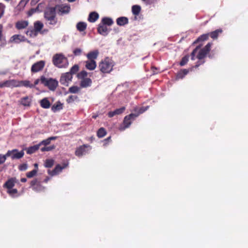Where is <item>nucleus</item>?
Segmentation results:
<instances>
[{
	"label": "nucleus",
	"mask_w": 248,
	"mask_h": 248,
	"mask_svg": "<svg viewBox=\"0 0 248 248\" xmlns=\"http://www.w3.org/2000/svg\"><path fill=\"white\" fill-rule=\"evenodd\" d=\"M39 82L41 83V78L40 79H37L34 81V85H37L39 84Z\"/></svg>",
	"instance_id": "nucleus-57"
},
{
	"label": "nucleus",
	"mask_w": 248,
	"mask_h": 248,
	"mask_svg": "<svg viewBox=\"0 0 248 248\" xmlns=\"http://www.w3.org/2000/svg\"><path fill=\"white\" fill-rule=\"evenodd\" d=\"M78 70V65H74L73 66L71 69V71L70 73H75L76 72H77Z\"/></svg>",
	"instance_id": "nucleus-52"
},
{
	"label": "nucleus",
	"mask_w": 248,
	"mask_h": 248,
	"mask_svg": "<svg viewBox=\"0 0 248 248\" xmlns=\"http://www.w3.org/2000/svg\"><path fill=\"white\" fill-rule=\"evenodd\" d=\"M77 29L80 31H83L86 28V24L84 22H79L77 25Z\"/></svg>",
	"instance_id": "nucleus-35"
},
{
	"label": "nucleus",
	"mask_w": 248,
	"mask_h": 248,
	"mask_svg": "<svg viewBox=\"0 0 248 248\" xmlns=\"http://www.w3.org/2000/svg\"><path fill=\"white\" fill-rule=\"evenodd\" d=\"M24 155L23 151L18 152L17 150L14 149L12 151H8L6 153V155L11 156L12 159H19L22 158Z\"/></svg>",
	"instance_id": "nucleus-7"
},
{
	"label": "nucleus",
	"mask_w": 248,
	"mask_h": 248,
	"mask_svg": "<svg viewBox=\"0 0 248 248\" xmlns=\"http://www.w3.org/2000/svg\"><path fill=\"white\" fill-rule=\"evenodd\" d=\"M40 104L43 108H48L51 106L50 102L47 98H44L40 101Z\"/></svg>",
	"instance_id": "nucleus-20"
},
{
	"label": "nucleus",
	"mask_w": 248,
	"mask_h": 248,
	"mask_svg": "<svg viewBox=\"0 0 248 248\" xmlns=\"http://www.w3.org/2000/svg\"><path fill=\"white\" fill-rule=\"evenodd\" d=\"M35 31L37 32L40 31L43 27V24L40 21H37L34 24Z\"/></svg>",
	"instance_id": "nucleus-30"
},
{
	"label": "nucleus",
	"mask_w": 248,
	"mask_h": 248,
	"mask_svg": "<svg viewBox=\"0 0 248 248\" xmlns=\"http://www.w3.org/2000/svg\"><path fill=\"white\" fill-rule=\"evenodd\" d=\"M222 32V30L220 29L217 30L210 33V36L213 39H216L219 33Z\"/></svg>",
	"instance_id": "nucleus-36"
},
{
	"label": "nucleus",
	"mask_w": 248,
	"mask_h": 248,
	"mask_svg": "<svg viewBox=\"0 0 248 248\" xmlns=\"http://www.w3.org/2000/svg\"><path fill=\"white\" fill-rule=\"evenodd\" d=\"M63 108V104L60 102L58 101L54 104L51 107L52 111L55 112L62 109Z\"/></svg>",
	"instance_id": "nucleus-22"
},
{
	"label": "nucleus",
	"mask_w": 248,
	"mask_h": 248,
	"mask_svg": "<svg viewBox=\"0 0 248 248\" xmlns=\"http://www.w3.org/2000/svg\"><path fill=\"white\" fill-rule=\"evenodd\" d=\"M92 84V80L89 78H84L80 82V86L82 88H86L90 86Z\"/></svg>",
	"instance_id": "nucleus-21"
},
{
	"label": "nucleus",
	"mask_w": 248,
	"mask_h": 248,
	"mask_svg": "<svg viewBox=\"0 0 248 248\" xmlns=\"http://www.w3.org/2000/svg\"><path fill=\"white\" fill-rule=\"evenodd\" d=\"M99 51L97 49H95L93 51H91L89 52L87 55L86 57L89 60H94L95 61V59H97V58L98 56L99 55Z\"/></svg>",
	"instance_id": "nucleus-16"
},
{
	"label": "nucleus",
	"mask_w": 248,
	"mask_h": 248,
	"mask_svg": "<svg viewBox=\"0 0 248 248\" xmlns=\"http://www.w3.org/2000/svg\"><path fill=\"white\" fill-rule=\"evenodd\" d=\"M26 41V38L20 34H15L13 35L10 39L9 42L12 43H19Z\"/></svg>",
	"instance_id": "nucleus-11"
},
{
	"label": "nucleus",
	"mask_w": 248,
	"mask_h": 248,
	"mask_svg": "<svg viewBox=\"0 0 248 248\" xmlns=\"http://www.w3.org/2000/svg\"><path fill=\"white\" fill-rule=\"evenodd\" d=\"M106 134V131L103 128H100L97 132V136L99 138H102Z\"/></svg>",
	"instance_id": "nucleus-38"
},
{
	"label": "nucleus",
	"mask_w": 248,
	"mask_h": 248,
	"mask_svg": "<svg viewBox=\"0 0 248 248\" xmlns=\"http://www.w3.org/2000/svg\"><path fill=\"white\" fill-rule=\"evenodd\" d=\"M91 150V148L90 146H88L86 145H83L78 147L76 151L75 155L78 156L80 157L83 155H86L88 152Z\"/></svg>",
	"instance_id": "nucleus-9"
},
{
	"label": "nucleus",
	"mask_w": 248,
	"mask_h": 248,
	"mask_svg": "<svg viewBox=\"0 0 248 248\" xmlns=\"http://www.w3.org/2000/svg\"><path fill=\"white\" fill-rule=\"evenodd\" d=\"M208 34H204L202 35H201L200 37H199L196 41L194 42V43H196L197 42H200L201 41H204L208 39Z\"/></svg>",
	"instance_id": "nucleus-42"
},
{
	"label": "nucleus",
	"mask_w": 248,
	"mask_h": 248,
	"mask_svg": "<svg viewBox=\"0 0 248 248\" xmlns=\"http://www.w3.org/2000/svg\"><path fill=\"white\" fill-rule=\"evenodd\" d=\"M97 31L99 34L103 36L107 35L109 32V30L108 29L107 26H105L101 23L98 25Z\"/></svg>",
	"instance_id": "nucleus-14"
},
{
	"label": "nucleus",
	"mask_w": 248,
	"mask_h": 248,
	"mask_svg": "<svg viewBox=\"0 0 248 248\" xmlns=\"http://www.w3.org/2000/svg\"><path fill=\"white\" fill-rule=\"evenodd\" d=\"M45 62L40 61L34 63L31 68V71L33 73H37L41 71L45 66Z\"/></svg>",
	"instance_id": "nucleus-10"
},
{
	"label": "nucleus",
	"mask_w": 248,
	"mask_h": 248,
	"mask_svg": "<svg viewBox=\"0 0 248 248\" xmlns=\"http://www.w3.org/2000/svg\"><path fill=\"white\" fill-rule=\"evenodd\" d=\"M56 11L61 15L67 14L69 12L70 7L67 5L62 4L55 7Z\"/></svg>",
	"instance_id": "nucleus-12"
},
{
	"label": "nucleus",
	"mask_w": 248,
	"mask_h": 248,
	"mask_svg": "<svg viewBox=\"0 0 248 248\" xmlns=\"http://www.w3.org/2000/svg\"><path fill=\"white\" fill-rule=\"evenodd\" d=\"M34 167H35L36 169H37V168H38V164H36V163H35V164H34Z\"/></svg>",
	"instance_id": "nucleus-62"
},
{
	"label": "nucleus",
	"mask_w": 248,
	"mask_h": 248,
	"mask_svg": "<svg viewBox=\"0 0 248 248\" xmlns=\"http://www.w3.org/2000/svg\"><path fill=\"white\" fill-rule=\"evenodd\" d=\"M15 179L12 178L8 180L5 183L4 186L7 188V190H9L13 188L14 186H15Z\"/></svg>",
	"instance_id": "nucleus-28"
},
{
	"label": "nucleus",
	"mask_w": 248,
	"mask_h": 248,
	"mask_svg": "<svg viewBox=\"0 0 248 248\" xmlns=\"http://www.w3.org/2000/svg\"><path fill=\"white\" fill-rule=\"evenodd\" d=\"M38 184V181L37 179H34L31 182V186L33 188L34 186H36Z\"/></svg>",
	"instance_id": "nucleus-53"
},
{
	"label": "nucleus",
	"mask_w": 248,
	"mask_h": 248,
	"mask_svg": "<svg viewBox=\"0 0 248 248\" xmlns=\"http://www.w3.org/2000/svg\"><path fill=\"white\" fill-rule=\"evenodd\" d=\"M72 79V74L67 72L62 74L60 81L62 84L67 86L69 83L71 81Z\"/></svg>",
	"instance_id": "nucleus-8"
},
{
	"label": "nucleus",
	"mask_w": 248,
	"mask_h": 248,
	"mask_svg": "<svg viewBox=\"0 0 248 248\" xmlns=\"http://www.w3.org/2000/svg\"><path fill=\"white\" fill-rule=\"evenodd\" d=\"M55 146L54 145H52L49 147H44L41 149V151L42 152L50 151L55 149Z\"/></svg>",
	"instance_id": "nucleus-44"
},
{
	"label": "nucleus",
	"mask_w": 248,
	"mask_h": 248,
	"mask_svg": "<svg viewBox=\"0 0 248 248\" xmlns=\"http://www.w3.org/2000/svg\"><path fill=\"white\" fill-rule=\"evenodd\" d=\"M3 30V26L2 25L0 24V41L1 40L2 37V32Z\"/></svg>",
	"instance_id": "nucleus-56"
},
{
	"label": "nucleus",
	"mask_w": 248,
	"mask_h": 248,
	"mask_svg": "<svg viewBox=\"0 0 248 248\" xmlns=\"http://www.w3.org/2000/svg\"><path fill=\"white\" fill-rule=\"evenodd\" d=\"M82 50L79 48H77L73 50V53L75 56H79L81 54Z\"/></svg>",
	"instance_id": "nucleus-45"
},
{
	"label": "nucleus",
	"mask_w": 248,
	"mask_h": 248,
	"mask_svg": "<svg viewBox=\"0 0 248 248\" xmlns=\"http://www.w3.org/2000/svg\"><path fill=\"white\" fill-rule=\"evenodd\" d=\"M7 157L8 156L6 155V154L5 155L0 154V165L5 162Z\"/></svg>",
	"instance_id": "nucleus-49"
},
{
	"label": "nucleus",
	"mask_w": 248,
	"mask_h": 248,
	"mask_svg": "<svg viewBox=\"0 0 248 248\" xmlns=\"http://www.w3.org/2000/svg\"><path fill=\"white\" fill-rule=\"evenodd\" d=\"M66 167V165H64L63 167H62L60 165H57L55 169L51 172H49V174L51 175H54L60 173L64 168Z\"/></svg>",
	"instance_id": "nucleus-25"
},
{
	"label": "nucleus",
	"mask_w": 248,
	"mask_h": 248,
	"mask_svg": "<svg viewBox=\"0 0 248 248\" xmlns=\"http://www.w3.org/2000/svg\"><path fill=\"white\" fill-rule=\"evenodd\" d=\"M140 10L141 8L139 5H134L132 8V13L136 16H137L140 14Z\"/></svg>",
	"instance_id": "nucleus-32"
},
{
	"label": "nucleus",
	"mask_w": 248,
	"mask_h": 248,
	"mask_svg": "<svg viewBox=\"0 0 248 248\" xmlns=\"http://www.w3.org/2000/svg\"><path fill=\"white\" fill-rule=\"evenodd\" d=\"M212 44L209 43L207 45L202 49H200V47L197 46L192 52L191 54V59L194 60L195 56L199 60L203 59L207 54V53L210 50Z\"/></svg>",
	"instance_id": "nucleus-4"
},
{
	"label": "nucleus",
	"mask_w": 248,
	"mask_h": 248,
	"mask_svg": "<svg viewBox=\"0 0 248 248\" xmlns=\"http://www.w3.org/2000/svg\"><path fill=\"white\" fill-rule=\"evenodd\" d=\"M110 137H109V138H108V139H107L105 140H104V141H107L108 140H109L110 139Z\"/></svg>",
	"instance_id": "nucleus-64"
},
{
	"label": "nucleus",
	"mask_w": 248,
	"mask_h": 248,
	"mask_svg": "<svg viewBox=\"0 0 248 248\" xmlns=\"http://www.w3.org/2000/svg\"><path fill=\"white\" fill-rule=\"evenodd\" d=\"M40 0H31V4L32 5L35 4L37 3Z\"/></svg>",
	"instance_id": "nucleus-59"
},
{
	"label": "nucleus",
	"mask_w": 248,
	"mask_h": 248,
	"mask_svg": "<svg viewBox=\"0 0 248 248\" xmlns=\"http://www.w3.org/2000/svg\"><path fill=\"white\" fill-rule=\"evenodd\" d=\"M99 18V15L98 13L93 12L90 13L88 17V20L91 22H94Z\"/></svg>",
	"instance_id": "nucleus-24"
},
{
	"label": "nucleus",
	"mask_w": 248,
	"mask_h": 248,
	"mask_svg": "<svg viewBox=\"0 0 248 248\" xmlns=\"http://www.w3.org/2000/svg\"><path fill=\"white\" fill-rule=\"evenodd\" d=\"M188 73V70L187 69H183L180 71L176 76V79H182L185 76H186Z\"/></svg>",
	"instance_id": "nucleus-31"
},
{
	"label": "nucleus",
	"mask_w": 248,
	"mask_h": 248,
	"mask_svg": "<svg viewBox=\"0 0 248 248\" xmlns=\"http://www.w3.org/2000/svg\"><path fill=\"white\" fill-rule=\"evenodd\" d=\"M85 67L90 70H94L96 67V62L94 60H89L85 62Z\"/></svg>",
	"instance_id": "nucleus-18"
},
{
	"label": "nucleus",
	"mask_w": 248,
	"mask_h": 248,
	"mask_svg": "<svg viewBox=\"0 0 248 248\" xmlns=\"http://www.w3.org/2000/svg\"><path fill=\"white\" fill-rule=\"evenodd\" d=\"M21 181L22 182H23V183L26 182L27 181V179H26V178H22V179H21Z\"/></svg>",
	"instance_id": "nucleus-61"
},
{
	"label": "nucleus",
	"mask_w": 248,
	"mask_h": 248,
	"mask_svg": "<svg viewBox=\"0 0 248 248\" xmlns=\"http://www.w3.org/2000/svg\"><path fill=\"white\" fill-rule=\"evenodd\" d=\"M31 97L25 96L22 98L20 100V103L24 106H30L31 102Z\"/></svg>",
	"instance_id": "nucleus-19"
},
{
	"label": "nucleus",
	"mask_w": 248,
	"mask_h": 248,
	"mask_svg": "<svg viewBox=\"0 0 248 248\" xmlns=\"http://www.w3.org/2000/svg\"><path fill=\"white\" fill-rule=\"evenodd\" d=\"M78 99V97L76 95H70L66 99V101L68 103H72Z\"/></svg>",
	"instance_id": "nucleus-41"
},
{
	"label": "nucleus",
	"mask_w": 248,
	"mask_h": 248,
	"mask_svg": "<svg viewBox=\"0 0 248 248\" xmlns=\"http://www.w3.org/2000/svg\"><path fill=\"white\" fill-rule=\"evenodd\" d=\"M41 83L45 85L46 86L52 91H54L58 85L57 80L53 78H46L44 76L41 77Z\"/></svg>",
	"instance_id": "nucleus-6"
},
{
	"label": "nucleus",
	"mask_w": 248,
	"mask_h": 248,
	"mask_svg": "<svg viewBox=\"0 0 248 248\" xmlns=\"http://www.w3.org/2000/svg\"><path fill=\"white\" fill-rule=\"evenodd\" d=\"M53 64L59 68H65L68 65V61L66 57L62 53L55 54L52 58Z\"/></svg>",
	"instance_id": "nucleus-3"
},
{
	"label": "nucleus",
	"mask_w": 248,
	"mask_h": 248,
	"mask_svg": "<svg viewBox=\"0 0 248 248\" xmlns=\"http://www.w3.org/2000/svg\"><path fill=\"white\" fill-rule=\"evenodd\" d=\"M29 0H21L19 4L16 8V10L20 11L22 10Z\"/></svg>",
	"instance_id": "nucleus-26"
},
{
	"label": "nucleus",
	"mask_w": 248,
	"mask_h": 248,
	"mask_svg": "<svg viewBox=\"0 0 248 248\" xmlns=\"http://www.w3.org/2000/svg\"><path fill=\"white\" fill-rule=\"evenodd\" d=\"M101 23L103 24L105 26H111L113 23V21L110 18L104 17L102 19Z\"/></svg>",
	"instance_id": "nucleus-29"
},
{
	"label": "nucleus",
	"mask_w": 248,
	"mask_h": 248,
	"mask_svg": "<svg viewBox=\"0 0 248 248\" xmlns=\"http://www.w3.org/2000/svg\"><path fill=\"white\" fill-rule=\"evenodd\" d=\"M148 108V107L145 108L141 107L140 108H136L135 109V113H131L128 116H126L123 122V124L119 127V130L121 131L124 130L126 128H128L131 124V122L136 117H137L140 114L143 113Z\"/></svg>",
	"instance_id": "nucleus-1"
},
{
	"label": "nucleus",
	"mask_w": 248,
	"mask_h": 248,
	"mask_svg": "<svg viewBox=\"0 0 248 248\" xmlns=\"http://www.w3.org/2000/svg\"><path fill=\"white\" fill-rule=\"evenodd\" d=\"M56 11L55 7L48 8L45 13V17L49 24L55 25L57 22L55 16Z\"/></svg>",
	"instance_id": "nucleus-5"
},
{
	"label": "nucleus",
	"mask_w": 248,
	"mask_h": 248,
	"mask_svg": "<svg viewBox=\"0 0 248 248\" xmlns=\"http://www.w3.org/2000/svg\"><path fill=\"white\" fill-rule=\"evenodd\" d=\"M188 61V56H185L183 58L182 61L180 62V64L181 66H183V65H185L187 62Z\"/></svg>",
	"instance_id": "nucleus-48"
},
{
	"label": "nucleus",
	"mask_w": 248,
	"mask_h": 248,
	"mask_svg": "<svg viewBox=\"0 0 248 248\" xmlns=\"http://www.w3.org/2000/svg\"><path fill=\"white\" fill-rule=\"evenodd\" d=\"M124 110H125L124 107H122L120 108L116 109V110H115L116 114V115L120 114L122 113H123Z\"/></svg>",
	"instance_id": "nucleus-51"
},
{
	"label": "nucleus",
	"mask_w": 248,
	"mask_h": 248,
	"mask_svg": "<svg viewBox=\"0 0 248 248\" xmlns=\"http://www.w3.org/2000/svg\"><path fill=\"white\" fill-rule=\"evenodd\" d=\"M32 189L36 192H41L45 189V187L39 184H37L36 186H34Z\"/></svg>",
	"instance_id": "nucleus-39"
},
{
	"label": "nucleus",
	"mask_w": 248,
	"mask_h": 248,
	"mask_svg": "<svg viewBox=\"0 0 248 248\" xmlns=\"http://www.w3.org/2000/svg\"><path fill=\"white\" fill-rule=\"evenodd\" d=\"M50 143V140H49V139L48 138L46 140H42L41 142H40L39 143V145H40V146L42 145H47L48 144H49Z\"/></svg>",
	"instance_id": "nucleus-47"
},
{
	"label": "nucleus",
	"mask_w": 248,
	"mask_h": 248,
	"mask_svg": "<svg viewBox=\"0 0 248 248\" xmlns=\"http://www.w3.org/2000/svg\"><path fill=\"white\" fill-rule=\"evenodd\" d=\"M5 6L2 3H0V18L3 16L4 11H5Z\"/></svg>",
	"instance_id": "nucleus-46"
},
{
	"label": "nucleus",
	"mask_w": 248,
	"mask_h": 248,
	"mask_svg": "<svg viewBox=\"0 0 248 248\" xmlns=\"http://www.w3.org/2000/svg\"><path fill=\"white\" fill-rule=\"evenodd\" d=\"M26 34L31 37H33L36 36L37 32L34 30H29L26 31Z\"/></svg>",
	"instance_id": "nucleus-43"
},
{
	"label": "nucleus",
	"mask_w": 248,
	"mask_h": 248,
	"mask_svg": "<svg viewBox=\"0 0 248 248\" xmlns=\"http://www.w3.org/2000/svg\"><path fill=\"white\" fill-rule=\"evenodd\" d=\"M114 65L115 62L113 60L108 57H107L99 63V68L102 73L108 74L113 70Z\"/></svg>",
	"instance_id": "nucleus-2"
},
{
	"label": "nucleus",
	"mask_w": 248,
	"mask_h": 248,
	"mask_svg": "<svg viewBox=\"0 0 248 248\" xmlns=\"http://www.w3.org/2000/svg\"><path fill=\"white\" fill-rule=\"evenodd\" d=\"M16 83L15 84L17 86H15V87L24 86L26 87L33 88L34 86V85L31 84L28 80L18 81L16 80Z\"/></svg>",
	"instance_id": "nucleus-15"
},
{
	"label": "nucleus",
	"mask_w": 248,
	"mask_h": 248,
	"mask_svg": "<svg viewBox=\"0 0 248 248\" xmlns=\"http://www.w3.org/2000/svg\"><path fill=\"white\" fill-rule=\"evenodd\" d=\"M38 10V8H36L35 9H31L28 12V16H32L34 13L36 12Z\"/></svg>",
	"instance_id": "nucleus-50"
},
{
	"label": "nucleus",
	"mask_w": 248,
	"mask_h": 248,
	"mask_svg": "<svg viewBox=\"0 0 248 248\" xmlns=\"http://www.w3.org/2000/svg\"><path fill=\"white\" fill-rule=\"evenodd\" d=\"M80 91V88L77 86H72L69 89V92L72 93H78Z\"/></svg>",
	"instance_id": "nucleus-34"
},
{
	"label": "nucleus",
	"mask_w": 248,
	"mask_h": 248,
	"mask_svg": "<svg viewBox=\"0 0 248 248\" xmlns=\"http://www.w3.org/2000/svg\"><path fill=\"white\" fill-rule=\"evenodd\" d=\"M40 147V145L37 144L27 149V153L28 154H31L37 151Z\"/></svg>",
	"instance_id": "nucleus-27"
},
{
	"label": "nucleus",
	"mask_w": 248,
	"mask_h": 248,
	"mask_svg": "<svg viewBox=\"0 0 248 248\" xmlns=\"http://www.w3.org/2000/svg\"><path fill=\"white\" fill-rule=\"evenodd\" d=\"M116 22L119 26H124L128 23V20L127 17L123 16L118 18Z\"/></svg>",
	"instance_id": "nucleus-23"
},
{
	"label": "nucleus",
	"mask_w": 248,
	"mask_h": 248,
	"mask_svg": "<svg viewBox=\"0 0 248 248\" xmlns=\"http://www.w3.org/2000/svg\"><path fill=\"white\" fill-rule=\"evenodd\" d=\"M16 80L11 79L4 81L3 82H0V88H3L4 87L13 88L15 87Z\"/></svg>",
	"instance_id": "nucleus-13"
},
{
	"label": "nucleus",
	"mask_w": 248,
	"mask_h": 248,
	"mask_svg": "<svg viewBox=\"0 0 248 248\" xmlns=\"http://www.w3.org/2000/svg\"><path fill=\"white\" fill-rule=\"evenodd\" d=\"M116 115V114L115 110L113 111H110V112H108V115L109 117H112Z\"/></svg>",
	"instance_id": "nucleus-55"
},
{
	"label": "nucleus",
	"mask_w": 248,
	"mask_h": 248,
	"mask_svg": "<svg viewBox=\"0 0 248 248\" xmlns=\"http://www.w3.org/2000/svg\"><path fill=\"white\" fill-rule=\"evenodd\" d=\"M7 193L12 197H17L18 195L17 190L16 188H11L9 190H7Z\"/></svg>",
	"instance_id": "nucleus-33"
},
{
	"label": "nucleus",
	"mask_w": 248,
	"mask_h": 248,
	"mask_svg": "<svg viewBox=\"0 0 248 248\" xmlns=\"http://www.w3.org/2000/svg\"><path fill=\"white\" fill-rule=\"evenodd\" d=\"M48 180H49V178H47V179H45L44 181H45L46 183V182L48 181Z\"/></svg>",
	"instance_id": "nucleus-63"
},
{
	"label": "nucleus",
	"mask_w": 248,
	"mask_h": 248,
	"mask_svg": "<svg viewBox=\"0 0 248 248\" xmlns=\"http://www.w3.org/2000/svg\"><path fill=\"white\" fill-rule=\"evenodd\" d=\"M27 168H28V165L27 164H23L19 167V169L21 170H25L27 169Z\"/></svg>",
	"instance_id": "nucleus-54"
},
{
	"label": "nucleus",
	"mask_w": 248,
	"mask_h": 248,
	"mask_svg": "<svg viewBox=\"0 0 248 248\" xmlns=\"http://www.w3.org/2000/svg\"><path fill=\"white\" fill-rule=\"evenodd\" d=\"M29 25V22L27 20H19L16 22L15 26L18 30L25 29Z\"/></svg>",
	"instance_id": "nucleus-17"
},
{
	"label": "nucleus",
	"mask_w": 248,
	"mask_h": 248,
	"mask_svg": "<svg viewBox=\"0 0 248 248\" xmlns=\"http://www.w3.org/2000/svg\"><path fill=\"white\" fill-rule=\"evenodd\" d=\"M54 164V160L51 159H46L45 163V166L46 168L51 167Z\"/></svg>",
	"instance_id": "nucleus-40"
},
{
	"label": "nucleus",
	"mask_w": 248,
	"mask_h": 248,
	"mask_svg": "<svg viewBox=\"0 0 248 248\" xmlns=\"http://www.w3.org/2000/svg\"><path fill=\"white\" fill-rule=\"evenodd\" d=\"M80 75L83 77L87 76V72L85 71H82L80 73Z\"/></svg>",
	"instance_id": "nucleus-58"
},
{
	"label": "nucleus",
	"mask_w": 248,
	"mask_h": 248,
	"mask_svg": "<svg viewBox=\"0 0 248 248\" xmlns=\"http://www.w3.org/2000/svg\"><path fill=\"white\" fill-rule=\"evenodd\" d=\"M48 139L51 141L52 140H56L57 139V137H51L48 138Z\"/></svg>",
	"instance_id": "nucleus-60"
},
{
	"label": "nucleus",
	"mask_w": 248,
	"mask_h": 248,
	"mask_svg": "<svg viewBox=\"0 0 248 248\" xmlns=\"http://www.w3.org/2000/svg\"><path fill=\"white\" fill-rule=\"evenodd\" d=\"M38 171V170L34 169L31 171L28 172L26 174V176L28 178H32L36 175Z\"/></svg>",
	"instance_id": "nucleus-37"
}]
</instances>
